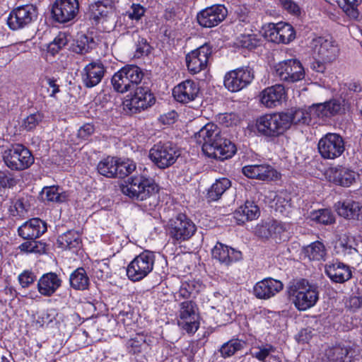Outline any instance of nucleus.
<instances>
[{"label":"nucleus","instance_id":"obj_1","mask_svg":"<svg viewBox=\"0 0 362 362\" xmlns=\"http://www.w3.org/2000/svg\"><path fill=\"white\" fill-rule=\"evenodd\" d=\"M194 139L209 158L223 160L231 158L236 151L235 145L223 136L219 128L213 123L204 126L194 134Z\"/></svg>","mask_w":362,"mask_h":362},{"label":"nucleus","instance_id":"obj_2","mask_svg":"<svg viewBox=\"0 0 362 362\" xmlns=\"http://www.w3.org/2000/svg\"><path fill=\"white\" fill-rule=\"evenodd\" d=\"M122 192L132 200L141 202L146 211L153 210L159 204L158 187L144 174L129 177L122 186Z\"/></svg>","mask_w":362,"mask_h":362},{"label":"nucleus","instance_id":"obj_3","mask_svg":"<svg viewBox=\"0 0 362 362\" xmlns=\"http://www.w3.org/2000/svg\"><path fill=\"white\" fill-rule=\"evenodd\" d=\"M289 296L296 308L306 310L313 307L319 299L318 286L305 279L293 281L288 288Z\"/></svg>","mask_w":362,"mask_h":362},{"label":"nucleus","instance_id":"obj_4","mask_svg":"<svg viewBox=\"0 0 362 362\" xmlns=\"http://www.w3.org/2000/svg\"><path fill=\"white\" fill-rule=\"evenodd\" d=\"M196 230L197 226L194 223L182 213L170 218L166 226L167 234L174 244H180L189 240Z\"/></svg>","mask_w":362,"mask_h":362},{"label":"nucleus","instance_id":"obj_5","mask_svg":"<svg viewBox=\"0 0 362 362\" xmlns=\"http://www.w3.org/2000/svg\"><path fill=\"white\" fill-rule=\"evenodd\" d=\"M144 77L141 69L136 65H126L112 77L111 83L114 90L124 93L135 88Z\"/></svg>","mask_w":362,"mask_h":362},{"label":"nucleus","instance_id":"obj_6","mask_svg":"<svg viewBox=\"0 0 362 362\" xmlns=\"http://www.w3.org/2000/svg\"><path fill=\"white\" fill-rule=\"evenodd\" d=\"M180 151L171 142H158L149 151L150 160L160 169H165L173 165L179 156Z\"/></svg>","mask_w":362,"mask_h":362},{"label":"nucleus","instance_id":"obj_7","mask_svg":"<svg viewBox=\"0 0 362 362\" xmlns=\"http://www.w3.org/2000/svg\"><path fill=\"white\" fill-rule=\"evenodd\" d=\"M155 103V98L147 86H138L134 94L122 102L124 112L132 115L141 112L142 110L152 106Z\"/></svg>","mask_w":362,"mask_h":362},{"label":"nucleus","instance_id":"obj_8","mask_svg":"<svg viewBox=\"0 0 362 362\" xmlns=\"http://www.w3.org/2000/svg\"><path fill=\"white\" fill-rule=\"evenodd\" d=\"M287 117L283 113L266 114L257 119L256 127L258 132L265 136L276 137L286 130Z\"/></svg>","mask_w":362,"mask_h":362},{"label":"nucleus","instance_id":"obj_9","mask_svg":"<svg viewBox=\"0 0 362 362\" xmlns=\"http://www.w3.org/2000/svg\"><path fill=\"white\" fill-rule=\"evenodd\" d=\"M155 262L153 252L145 250L137 255L127 266V275L132 281H139L153 270Z\"/></svg>","mask_w":362,"mask_h":362},{"label":"nucleus","instance_id":"obj_10","mask_svg":"<svg viewBox=\"0 0 362 362\" xmlns=\"http://www.w3.org/2000/svg\"><path fill=\"white\" fill-rule=\"evenodd\" d=\"M317 150L324 159L339 158L345 151L344 138L337 133H327L318 141Z\"/></svg>","mask_w":362,"mask_h":362},{"label":"nucleus","instance_id":"obj_11","mask_svg":"<svg viewBox=\"0 0 362 362\" xmlns=\"http://www.w3.org/2000/svg\"><path fill=\"white\" fill-rule=\"evenodd\" d=\"M276 76L287 84L301 81L305 77V71L301 63L294 59L284 60L275 66Z\"/></svg>","mask_w":362,"mask_h":362},{"label":"nucleus","instance_id":"obj_12","mask_svg":"<svg viewBox=\"0 0 362 362\" xmlns=\"http://www.w3.org/2000/svg\"><path fill=\"white\" fill-rule=\"evenodd\" d=\"M254 71L250 66H243L227 72L224 77V86L231 92H238L251 83Z\"/></svg>","mask_w":362,"mask_h":362},{"label":"nucleus","instance_id":"obj_13","mask_svg":"<svg viewBox=\"0 0 362 362\" xmlns=\"http://www.w3.org/2000/svg\"><path fill=\"white\" fill-rule=\"evenodd\" d=\"M79 11L78 0H56L51 8L52 19L59 23L74 20Z\"/></svg>","mask_w":362,"mask_h":362},{"label":"nucleus","instance_id":"obj_14","mask_svg":"<svg viewBox=\"0 0 362 362\" xmlns=\"http://www.w3.org/2000/svg\"><path fill=\"white\" fill-rule=\"evenodd\" d=\"M264 37L274 43L288 44L296 38V30L287 23H269L264 29Z\"/></svg>","mask_w":362,"mask_h":362},{"label":"nucleus","instance_id":"obj_15","mask_svg":"<svg viewBox=\"0 0 362 362\" xmlns=\"http://www.w3.org/2000/svg\"><path fill=\"white\" fill-rule=\"evenodd\" d=\"M228 16V10L222 4H214L200 11L197 15L199 25L211 28L223 22Z\"/></svg>","mask_w":362,"mask_h":362},{"label":"nucleus","instance_id":"obj_16","mask_svg":"<svg viewBox=\"0 0 362 362\" xmlns=\"http://www.w3.org/2000/svg\"><path fill=\"white\" fill-rule=\"evenodd\" d=\"M312 45L317 59L331 62L337 59L339 49L332 37H316L313 40Z\"/></svg>","mask_w":362,"mask_h":362},{"label":"nucleus","instance_id":"obj_17","mask_svg":"<svg viewBox=\"0 0 362 362\" xmlns=\"http://www.w3.org/2000/svg\"><path fill=\"white\" fill-rule=\"evenodd\" d=\"M211 53V47L207 43L188 53L186 55L188 71L192 74H196L205 69Z\"/></svg>","mask_w":362,"mask_h":362},{"label":"nucleus","instance_id":"obj_18","mask_svg":"<svg viewBox=\"0 0 362 362\" xmlns=\"http://www.w3.org/2000/svg\"><path fill=\"white\" fill-rule=\"evenodd\" d=\"M196 308V304L192 300L185 301L180 304L177 324L189 334L194 333L199 327V315Z\"/></svg>","mask_w":362,"mask_h":362},{"label":"nucleus","instance_id":"obj_19","mask_svg":"<svg viewBox=\"0 0 362 362\" xmlns=\"http://www.w3.org/2000/svg\"><path fill=\"white\" fill-rule=\"evenodd\" d=\"M90 18L96 24L112 21L114 24L115 15L114 3L111 0L98 1L89 6Z\"/></svg>","mask_w":362,"mask_h":362},{"label":"nucleus","instance_id":"obj_20","mask_svg":"<svg viewBox=\"0 0 362 362\" xmlns=\"http://www.w3.org/2000/svg\"><path fill=\"white\" fill-rule=\"evenodd\" d=\"M106 68L100 60L88 64L81 72L82 82L85 87L93 88L97 86L104 77Z\"/></svg>","mask_w":362,"mask_h":362},{"label":"nucleus","instance_id":"obj_21","mask_svg":"<svg viewBox=\"0 0 362 362\" xmlns=\"http://www.w3.org/2000/svg\"><path fill=\"white\" fill-rule=\"evenodd\" d=\"M199 92V87L192 80H186L173 90V95L176 101L186 104L196 99Z\"/></svg>","mask_w":362,"mask_h":362},{"label":"nucleus","instance_id":"obj_22","mask_svg":"<svg viewBox=\"0 0 362 362\" xmlns=\"http://www.w3.org/2000/svg\"><path fill=\"white\" fill-rule=\"evenodd\" d=\"M283 288L284 284L281 281L269 277L258 281L253 288V293L259 299H269L279 293Z\"/></svg>","mask_w":362,"mask_h":362},{"label":"nucleus","instance_id":"obj_23","mask_svg":"<svg viewBox=\"0 0 362 362\" xmlns=\"http://www.w3.org/2000/svg\"><path fill=\"white\" fill-rule=\"evenodd\" d=\"M358 177L357 172L346 166L337 165L330 169L329 177L333 183L343 187L352 185Z\"/></svg>","mask_w":362,"mask_h":362},{"label":"nucleus","instance_id":"obj_24","mask_svg":"<svg viewBox=\"0 0 362 362\" xmlns=\"http://www.w3.org/2000/svg\"><path fill=\"white\" fill-rule=\"evenodd\" d=\"M308 109L312 120L315 118L331 117L339 114L341 110V105L339 100H332L324 103L313 104Z\"/></svg>","mask_w":362,"mask_h":362},{"label":"nucleus","instance_id":"obj_25","mask_svg":"<svg viewBox=\"0 0 362 362\" xmlns=\"http://www.w3.org/2000/svg\"><path fill=\"white\" fill-rule=\"evenodd\" d=\"M212 257L221 264L228 266L243 258L242 252L222 243H217L211 251Z\"/></svg>","mask_w":362,"mask_h":362},{"label":"nucleus","instance_id":"obj_26","mask_svg":"<svg viewBox=\"0 0 362 362\" xmlns=\"http://www.w3.org/2000/svg\"><path fill=\"white\" fill-rule=\"evenodd\" d=\"M337 214L346 219L362 223V206L357 202L346 199L334 205Z\"/></svg>","mask_w":362,"mask_h":362},{"label":"nucleus","instance_id":"obj_27","mask_svg":"<svg viewBox=\"0 0 362 362\" xmlns=\"http://www.w3.org/2000/svg\"><path fill=\"white\" fill-rule=\"evenodd\" d=\"M243 174L252 179L272 180L278 177V173L269 165H252L243 168Z\"/></svg>","mask_w":362,"mask_h":362},{"label":"nucleus","instance_id":"obj_28","mask_svg":"<svg viewBox=\"0 0 362 362\" xmlns=\"http://www.w3.org/2000/svg\"><path fill=\"white\" fill-rule=\"evenodd\" d=\"M261 102L267 107H274L280 105L285 98L286 91L284 86L276 84L265 88L261 93Z\"/></svg>","mask_w":362,"mask_h":362},{"label":"nucleus","instance_id":"obj_29","mask_svg":"<svg viewBox=\"0 0 362 362\" xmlns=\"http://www.w3.org/2000/svg\"><path fill=\"white\" fill-rule=\"evenodd\" d=\"M325 272L331 281L334 283H344L352 276L349 267L341 262L327 264L325 267Z\"/></svg>","mask_w":362,"mask_h":362},{"label":"nucleus","instance_id":"obj_30","mask_svg":"<svg viewBox=\"0 0 362 362\" xmlns=\"http://www.w3.org/2000/svg\"><path fill=\"white\" fill-rule=\"evenodd\" d=\"M61 285V279L54 272L43 274L37 284L39 293L47 297L54 294Z\"/></svg>","mask_w":362,"mask_h":362},{"label":"nucleus","instance_id":"obj_31","mask_svg":"<svg viewBox=\"0 0 362 362\" xmlns=\"http://www.w3.org/2000/svg\"><path fill=\"white\" fill-rule=\"evenodd\" d=\"M260 215L259 206L252 201H246L234 214L238 224L257 219Z\"/></svg>","mask_w":362,"mask_h":362},{"label":"nucleus","instance_id":"obj_32","mask_svg":"<svg viewBox=\"0 0 362 362\" xmlns=\"http://www.w3.org/2000/svg\"><path fill=\"white\" fill-rule=\"evenodd\" d=\"M356 351L351 346H334L327 351V356L330 362H353Z\"/></svg>","mask_w":362,"mask_h":362},{"label":"nucleus","instance_id":"obj_33","mask_svg":"<svg viewBox=\"0 0 362 362\" xmlns=\"http://www.w3.org/2000/svg\"><path fill=\"white\" fill-rule=\"evenodd\" d=\"M282 113L284 117H287V129L293 124H309L311 122L308 109L291 108Z\"/></svg>","mask_w":362,"mask_h":362},{"label":"nucleus","instance_id":"obj_34","mask_svg":"<svg viewBox=\"0 0 362 362\" xmlns=\"http://www.w3.org/2000/svg\"><path fill=\"white\" fill-rule=\"evenodd\" d=\"M22 152L23 146L21 144H16L11 148L6 151L3 156L6 165L11 170H23V157L21 156Z\"/></svg>","mask_w":362,"mask_h":362},{"label":"nucleus","instance_id":"obj_35","mask_svg":"<svg viewBox=\"0 0 362 362\" xmlns=\"http://www.w3.org/2000/svg\"><path fill=\"white\" fill-rule=\"evenodd\" d=\"M47 230L46 223L38 218L24 223V239H36Z\"/></svg>","mask_w":362,"mask_h":362},{"label":"nucleus","instance_id":"obj_36","mask_svg":"<svg viewBox=\"0 0 362 362\" xmlns=\"http://www.w3.org/2000/svg\"><path fill=\"white\" fill-rule=\"evenodd\" d=\"M57 243L62 249L78 250L81 247V239L78 232L70 230L59 235Z\"/></svg>","mask_w":362,"mask_h":362},{"label":"nucleus","instance_id":"obj_37","mask_svg":"<svg viewBox=\"0 0 362 362\" xmlns=\"http://www.w3.org/2000/svg\"><path fill=\"white\" fill-rule=\"evenodd\" d=\"M230 186V180L226 177L216 180L208 190L207 199L210 202L218 200Z\"/></svg>","mask_w":362,"mask_h":362},{"label":"nucleus","instance_id":"obj_38","mask_svg":"<svg viewBox=\"0 0 362 362\" xmlns=\"http://www.w3.org/2000/svg\"><path fill=\"white\" fill-rule=\"evenodd\" d=\"M69 281L71 286L76 290L87 289L89 285V278L82 267L76 269L71 273Z\"/></svg>","mask_w":362,"mask_h":362},{"label":"nucleus","instance_id":"obj_39","mask_svg":"<svg viewBox=\"0 0 362 362\" xmlns=\"http://www.w3.org/2000/svg\"><path fill=\"white\" fill-rule=\"evenodd\" d=\"M340 247L344 256L349 259L358 257V243L354 237H344L340 241Z\"/></svg>","mask_w":362,"mask_h":362},{"label":"nucleus","instance_id":"obj_40","mask_svg":"<svg viewBox=\"0 0 362 362\" xmlns=\"http://www.w3.org/2000/svg\"><path fill=\"white\" fill-rule=\"evenodd\" d=\"M117 158L111 156L103 159L97 166L98 173L107 177H117Z\"/></svg>","mask_w":362,"mask_h":362},{"label":"nucleus","instance_id":"obj_41","mask_svg":"<svg viewBox=\"0 0 362 362\" xmlns=\"http://www.w3.org/2000/svg\"><path fill=\"white\" fill-rule=\"evenodd\" d=\"M275 347L271 344L261 345L258 346L256 350L251 352L252 357L257 358L259 361L264 362H279V358L273 356L275 352Z\"/></svg>","mask_w":362,"mask_h":362},{"label":"nucleus","instance_id":"obj_42","mask_svg":"<svg viewBox=\"0 0 362 362\" xmlns=\"http://www.w3.org/2000/svg\"><path fill=\"white\" fill-rule=\"evenodd\" d=\"M95 45V42L93 37L86 35H81L78 37L76 42L72 44L71 49L75 53L85 54L93 49Z\"/></svg>","mask_w":362,"mask_h":362},{"label":"nucleus","instance_id":"obj_43","mask_svg":"<svg viewBox=\"0 0 362 362\" xmlns=\"http://www.w3.org/2000/svg\"><path fill=\"white\" fill-rule=\"evenodd\" d=\"M246 345L245 341L238 339H232L224 343L219 349V352L223 358L233 356L237 351L242 350Z\"/></svg>","mask_w":362,"mask_h":362},{"label":"nucleus","instance_id":"obj_44","mask_svg":"<svg viewBox=\"0 0 362 362\" xmlns=\"http://www.w3.org/2000/svg\"><path fill=\"white\" fill-rule=\"evenodd\" d=\"M44 194L45 195V199L57 203L64 202L68 197L67 194L62 191V189L54 185L44 187L42 190V195Z\"/></svg>","mask_w":362,"mask_h":362},{"label":"nucleus","instance_id":"obj_45","mask_svg":"<svg viewBox=\"0 0 362 362\" xmlns=\"http://www.w3.org/2000/svg\"><path fill=\"white\" fill-rule=\"evenodd\" d=\"M309 218L311 221L323 225L332 224L335 221L332 212L327 209L313 211L310 213Z\"/></svg>","mask_w":362,"mask_h":362},{"label":"nucleus","instance_id":"obj_46","mask_svg":"<svg viewBox=\"0 0 362 362\" xmlns=\"http://www.w3.org/2000/svg\"><path fill=\"white\" fill-rule=\"evenodd\" d=\"M128 351L136 354L142 352L147 348L146 337L141 334H136L127 341Z\"/></svg>","mask_w":362,"mask_h":362},{"label":"nucleus","instance_id":"obj_47","mask_svg":"<svg viewBox=\"0 0 362 362\" xmlns=\"http://www.w3.org/2000/svg\"><path fill=\"white\" fill-rule=\"evenodd\" d=\"M306 255L312 260H320L325 256L326 252L324 245L316 241L305 248Z\"/></svg>","mask_w":362,"mask_h":362},{"label":"nucleus","instance_id":"obj_48","mask_svg":"<svg viewBox=\"0 0 362 362\" xmlns=\"http://www.w3.org/2000/svg\"><path fill=\"white\" fill-rule=\"evenodd\" d=\"M117 177L123 178L133 173L136 170V163L130 159L121 161L117 159Z\"/></svg>","mask_w":362,"mask_h":362},{"label":"nucleus","instance_id":"obj_49","mask_svg":"<svg viewBox=\"0 0 362 362\" xmlns=\"http://www.w3.org/2000/svg\"><path fill=\"white\" fill-rule=\"evenodd\" d=\"M22 9L23 6H19L11 12L7 21L8 25L11 29L15 30L23 26Z\"/></svg>","mask_w":362,"mask_h":362},{"label":"nucleus","instance_id":"obj_50","mask_svg":"<svg viewBox=\"0 0 362 362\" xmlns=\"http://www.w3.org/2000/svg\"><path fill=\"white\" fill-rule=\"evenodd\" d=\"M24 252L42 254L45 252V244L35 239H24Z\"/></svg>","mask_w":362,"mask_h":362},{"label":"nucleus","instance_id":"obj_51","mask_svg":"<svg viewBox=\"0 0 362 362\" xmlns=\"http://www.w3.org/2000/svg\"><path fill=\"white\" fill-rule=\"evenodd\" d=\"M362 0H344L345 4L343 7L344 12L352 18H357L359 15L358 6Z\"/></svg>","mask_w":362,"mask_h":362},{"label":"nucleus","instance_id":"obj_52","mask_svg":"<svg viewBox=\"0 0 362 362\" xmlns=\"http://www.w3.org/2000/svg\"><path fill=\"white\" fill-rule=\"evenodd\" d=\"M38 11L36 6L33 4L24 5V25L36 21Z\"/></svg>","mask_w":362,"mask_h":362},{"label":"nucleus","instance_id":"obj_53","mask_svg":"<svg viewBox=\"0 0 362 362\" xmlns=\"http://www.w3.org/2000/svg\"><path fill=\"white\" fill-rule=\"evenodd\" d=\"M132 36L134 40H136V52L141 54H148L151 51V46L147 42L146 39L140 37L137 32L134 33Z\"/></svg>","mask_w":362,"mask_h":362},{"label":"nucleus","instance_id":"obj_54","mask_svg":"<svg viewBox=\"0 0 362 362\" xmlns=\"http://www.w3.org/2000/svg\"><path fill=\"white\" fill-rule=\"evenodd\" d=\"M281 6L290 14L299 16L301 13L300 6L292 0H279Z\"/></svg>","mask_w":362,"mask_h":362},{"label":"nucleus","instance_id":"obj_55","mask_svg":"<svg viewBox=\"0 0 362 362\" xmlns=\"http://www.w3.org/2000/svg\"><path fill=\"white\" fill-rule=\"evenodd\" d=\"M94 273L97 278L105 279L110 276V269L109 265L105 262H99L95 266Z\"/></svg>","mask_w":362,"mask_h":362},{"label":"nucleus","instance_id":"obj_56","mask_svg":"<svg viewBox=\"0 0 362 362\" xmlns=\"http://www.w3.org/2000/svg\"><path fill=\"white\" fill-rule=\"evenodd\" d=\"M255 233L257 236L262 238L268 239L269 238H272L271 221L264 224L257 225L255 229Z\"/></svg>","mask_w":362,"mask_h":362},{"label":"nucleus","instance_id":"obj_57","mask_svg":"<svg viewBox=\"0 0 362 362\" xmlns=\"http://www.w3.org/2000/svg\"><path fill=\"white\" fill-rule=\"evenodd\" d=\"M145 10L140 4H133L127 11L129 18L132 20H139L144 16Z\"/></svg>","mask_w":362,"mask_h":362},{"label":"nucleus","instance_id":"obj_58","mask_svg":"<svg viewBox=\"0 0 362 362\" xmlns=\"http://www.w3.org/2000/svg\"><path fill=\"white\" fill-rule=\"evenodd\" d=\"M42 117L40 113L30 114L24 119V128L28 130L34 129L41 120Z\"/></svg>","mask_w":362,"mask_h":362},{"label":"nucleus","instance_id":"obj_59","mask_svg":"<svg viewBox=\"0 0 362 362\" xmlns=\"http://www.w3.org/2000/svg\"><path fill=\"white\" fill-rule=\"evenodd\" d=\"M193 291V287L187 283L182 284L178 292L176 293L175 297L177 298H189Z\"/></svg>","mask_w":362,"mask_h":362},{"label":"nucleus","instance_id":"obj_60","mask_svg":"<svg viewBox=\"0 0 362 362\" xmlns=\"http://www.w3.org/2000/svg\"><path fill=\"white\" fill-rule=\"evenodd\" d=\"M240 44L243 47L252 49L257 46L258 40L252 35H247L243 37Z\"/></svg>","mask_w":362,"mask_h":362},{"label":"nucleus","instance_id":"obj_61","mask_svg":"<svg viewBox=\"0 0 362 362\" xmlns=\"http://www.w3.org/2000/svg\"><path fill=\"white\" fill-rule=\"evenodd\" d=\"M17 183V180L13 177H8L4 172H0V189L12 187Z\"/></svg>","mask_w":362,"mask_h":362},{"label":"nucleus","instance_id":"obj_62","mask_svg":"<svg viewBox=\"0 0 362 362\" xmlns=\"http://www.w3.org/2000/svg\"><path fill=\"white\" fill-rule=\"evenodd\" d=\"M94 126L89 123L84 124L78 131V136L82 139H87L93 132Z\"/></svg>","mask_w":362,"mask_h":362},{"label":"nucleus","instance_id":"obj_63","mask_svg":"<svg viewBox=\"0 0 362 362\" xmlns=\"http://www.w3.org/2000/svg\"><path fill=\"white\" fill-rule=\"evenodd\" d=\"M271 227L272 238H276L279 235H281L285 231L284 226L276 221H271Z\"/></svg>","mask_w":362,"mask_h":362},{"label":"nucleus","instance_id":"obj_64","mask_svg":"<svg viewBox=\"0 0 362 362\" xmlns=\"http://www.w3.org/2000/svg\"><path fill=\"white\" fill-rule=\"evenodd\" d=\"M312 337V331L309 328L303 329L300 331L298 335V341L306 343Z\"/></svg>","mask_w":362,"mask_h":362}]
</instances>
